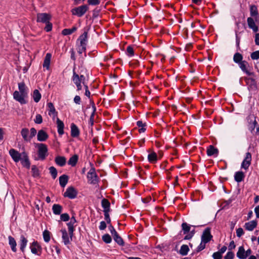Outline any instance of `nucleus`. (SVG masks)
Listing matches in <instances>:
<instances>
[{
	"instance_id": "obj_1",
	"label": "nucleus",
	"mask_w": 259,
	"mask_h": 259,
	"mask_svg": "<svg viewBox=\"0 0 259 259\" xmlns=\"http://www.w3.org/2000/svg\"><path fill=\"white\" fill-rule=\"evenodd\" d=\"M35 147L37 148V153L38 158L40 160L45 159L48 156V147L46 145L43 143H37L35 144Z\"/></svg>"
},
{
	"instance_id": "obj_2",
	"label": "nucleus",
	"mask_w": 259,
	"mask_h": 259,
	"mask_svg": "<svg viewBox=\"0 0 259 259\" xmlns=\"http://www.w3.org/2000/svg\"><path fill=\"white\" fill-rule=\"evenodd\" d=\"M247 120L249 124V129L250 132L252 133L258 134L259 133V126H257V122L254 115L250 114L247 117Z\"/></svg>"
},
{
	"instance_id": "obj_3",
	"label": "nucleus",
	"mask_w": 259,
	"mask_h": 259,
	"mask_svg": "<svg viewBox=\"0 0 259 259\" xmlns=\"http://www.w3.org/2000/svg\"><path fill=\"white\" fill-rule=\"evenodd\" d=\"M87 178L88 182L91 184H96L99 181V178L96 172L95 168L92 167L88 172Z\"/></svg>"
},
{
	"instance_id": "obj_4",
	"label": "nucleus",
	"mask_w": 259,
	"mask_h": 259,
	"mask_svg": "<svg viewBox=\"0 0 259 259\" xmlns=\"http://www.w3.org/2000/svg\"><path fill=\"white\" fill-rule=\"evenodd\" d=\"M88 10V6L82 5L78 7L72 9L71 12L74 15H77L78 17H81Z\"/></svg>"
},
{
	"instance_id": "obj_5",
	"label": "nucleus",
	"mask_w": 259,
	"mask_h": 259,
	"mask_svg": "<svg viewBox=\"0 0 259 259\" xmlns=\"http://www.w3.org/2000/svg\"><path fill=\"white\" fill-rule=\"evenodd\" d=\"M212 238V236L210 233V229L209 228H206L203 232L201 235V239L204 243L209 242Z\"/></svg>"
},
{
	"instance_id": "obj_6",
	"label": "nucleus",
	"mask_w": 259,
	"mask_h": 259,
	"mask_svg": "<svg viewBox=\"0 0 259 259\" xmlns=\"http://www.w3.org/2000/svg\"><path fill=\"white\" fill-rule=\"evenodd\" d=\"M244 79L250 91H255L257 90L256 82L254 79L250 77H245Z\"/></svg>"
},
{
	"instance_id": "obj_7",
	"label": "nucleus",
	"mask_w": 259,
	"mask_h": 259,
	"mask_svg": "<svg viewBox=\"0 0 259 259\" xmlns=\"http://www.w3.org/2000/svg\"><path fill=\"white\" fill-rule=\"evenodd\" d=\"M77 194L76 190L73 187H69L67 189L63 195L65 197H68L70 199L75 198Z\"/></svg>"
},
{
	"instance_id": "obj_8",
	"label": "nucleus",
	"mask_w": 259,
	"mask_h": 259,
	"mask_svg": "<svg viewBox=\"0 0 259 259\" xmlns=\"http://www.w3.org/2000/svg\"><path fill=\"white\" fill-rule=\"evenodd\" d=\"M51 18L49 14L47 13H38L37 15V22L44 23L49 22Z\"/></svg>"
},
{
	"instance_id": "obj_9",
	"label": "nucleus",
	"mask_w": 259,
	"mask_h": 259,
	"mask_svg": "<svg viewBox=\"0 0 259 259\" xmlns=\"http://www.w3.org/2000/svg\"><path fill=\"white\" fill-rule=\"evenodd\" d=\"M9 154L15 162H18L22 157V153H19L14 149H11L9 150Z\"/></svg>"
},
{
	"instance_id": "obj_10",
	"label": "nucleus",
	"mask_w": 259,
	"mask_h": 259,
	"mask_svg": "<svg viewBox=\"0 0 259 259\" xmlns=\"http://www.w3.org/2000/svg\"><path fill=\"white\" fill-rule=\"evenodd\" d=\"M14 99L17 101L19 102L21 104H24L27 103L25 98L26 96H23L22 93H19L18 91H16L13 93Z\"/></svg>"
},
{
	"instance_id": "obj_11",
	"label": "nucleus",
	"mask_w": 259,
	"mask_h": 259,
	"mask_svg": "<svg viewBox=\"0 0 259 259\" xmlns=\"http://www.w3.org/2000/svg\"><path fill=\"white\" fill-rule=\"evenodd\" d=\"M251 154L249 152L246 154V156L241 164V167L247 169L251 164Z\"/></svg>"
},
{
	"instance_id": "obj_12",
	"label": "nucleus",
	"mask_w": 259,
	"mask_h": 259,
	"mask_svg": "<svg viewBox=\"0 0 259 259\" xmlns=\"http://www.w3.org/2000/svg\"><path fill=\"white\" fill-rule=\"evenodd\" d=\"M72 80L77 87V90L79 91L81 90L82 86L81 83H82V82L79 80V75L75 72L74 69L73 72Z\"/></svg>"
},
{
	"instance_id": "obj_13",
	"label": "nucleus",
	"mask_w": 259,
	"mask_h": 259,
	"mask_svg": "<svg viewBox=\"0 0 259 259\" xmlns=\"http://www.w3.org/2000/svg\"><path fill=\"white\" fill-rule=\"evenodd\" d=\"M22 157L20 159L21 160V163L22 165L24 167H26L27 168H29L30 166V163L28 159V157L27 154L23 151L22 152Z\"/></svg>"
},
{
	"instance_id": "obj_14",
	"label": "nucleus",
	"mask_w": 259,
	"mask_h": 259,
	"mask_svg": "<svg viewBox=\"0 0 259 259\" xmlns=\"http://www.w3.org/2000/svg\"><path fill=\"white\" fill-rule=\"evenodd\" d=\"M21 135L25 142H30L31 140L29 130L27 128H23L21 131Z\"/></svg>"
},
{
	"instance_id": "obj_15",
	"label": "nucleus",
	"mask_w": 259,
	"mask_h": 259,
	"mask_svg": "<svg viewBox=\"0 0 259 259\" xmlns=\"http://www.w3.org/2000/svg\"><path fill=\"white\" fill-rule=\"evenodd\" d=\"M257 223L255 220L251 221L249 222L246 223L244 224V228L246 230L252 231L257 226Z\"/></svg>"
},
{
	"instance_id": "obj_16",
	"label": "nucleus",
	"mask_w": 259,
	"mask_h": 259,
	"mask_svg": "<svg viewBox=\"0 0 259 259\" xmlns=\"http://www.w3.org/2000/svg\"><path fill=\"white\" fill-rule=\"evenodd\" d=\"M240 69L244 72H245L248 75H251L253 74L252 73L250 72L248 69V67H249V64L246 61H243L238 64Z\"/></svg>"
},
{
	"instance_id": "obj_17",
	"label": "nucleus",
	"mask_w": 259,
	"mask_h": 259,
	"mask_svg": "<svg viewBox=\"0 0 259 259\" xmlns=\"http://www.w3.org/2000/svg\"><path fill=\"white\" fill-rule=\"evenodd\" d=\"M247 22L249 28L252 29L255 32L258 31V26L256 25L253 18L248 17L247 19Z\"/></svg>"
},
{
	"instance_id": "obj_18",
	"label": "nucleus",
	"mask_w": 259,
	"mask_h": 259,
	"mask_svg": "<svg viewBox=\"0 0 259 259\" xmlns=\"http://www.w3.org/2000/svg\"><path fill=\"white\" fill-rule=\"evenodd\" d=\"M78 40L80 42V46H87L88 42V31H85L78 38Z\"/></svg>"
},
{
	"instance_id": "obj_19",
	"label": "nucleus",
	"mask_w": 259,
	"mask_h": 259,
	"mask_svg": "<svg viewBox=\"0 0 259 259\" xmlns=\"http://www.w3.org/2000/svg\"><path fill=\"white\" fill-rule=\"evenodd\" d=\"M37 140L39 141H46L49 136L48 134L42 130H39L37 133Z\"/></svg>"
},
{
	"instance_id": "obj_20",
	"label": "nucleus",
	"mask_w": 259,
	"mask_h": 259,
	"mask_svg": "<svg viewBox=\"0 0 259 259\" xmlns=\"http://www.w3.org/2000/svg\"><path fill=\"white\" fill-rule=\"evenodd\" d=\"M250 14L251 17H254L255 21H257V18L258 16V13L257 7L255 5H251L249 8Z\"/></svg>"
},
{
	"instance_id": "obj_21",
	"label": "nucleus",
	"mask_w": 259,
	"mask_h": 259,
	"mask_svg": "<svg viewBox=\"0 0 259 259\" xmlns=\"http://www.w3.org/2000/svg\"><path fill=\"white\" fill-rule=\"evenodd\" d=\"M219 153L218 149L214 148L212 145H210L207 149V154L208 156L215 155L217 156Z\"/></svg>"
},
{
	"instance_id": "obj_22",
	"label": "nucleus",
	"mask_w": 259,
	"mask_h": 259,
	"mask_svg": "<svg viewBox=\"0 0 259 259\" xmlns=\"http://www.w3.org/2000/svg\"><path fill=\"white\" fill-rule=\"evenodd\" d=\"M48 106L49 108V115H52L53 118L54 119L57 115V112L56 111L53 104L51 102H50L48 104Z\"/></svg>"
},
{
	"instance_id": "obj_23",
	"label": "nucleus",
	"mask_w": 259,
	"mask_h": 259,
	"mask_svg": "<svg viewBox=\"0 0 259 259\" xmlns=\"http://www.w3.org/2000/svg\"><path fill=\"white\" fill-rule=\"evenodd\" d=\"M18 88L19 90V93H22L23 96L27 97V89L23 82L18 83Z\"/></svg>"
},
{
	"instance_id": "obj_24",
	"label": "nucleus",
	"mask_w": 259,
	"mask_h": 259,
	"mask_svg": "<svg viewBox=\"0 0 259 259\" xmlns=\"http://www.w3.org/2000/svg\"><path fill=\"white\" fill-rule=\"evenodd\" d=\"M110 203L109 201L106 199H103L102 200V206L104 208V212H109L110 211Z\"/></svg>"
},
{
	"instance_id": "obj_25",
	"label": "nucleus",
	"mask_w": 259,
	"mask_h": 259,
	"mask_svg": "<svg viewBox=\"0 0 259 259\" xmlns=\"http://www.w3.org/2000/svg\"><path fill=\"white\" fill-rule=\"evenodd\" d=\"M51 57L52 56L50 53H47L45 58L43 66L47 69H49Z\"/></svg>"
},
{
	"instance_id": "obj_26",
	"label": "nucleus",
	"mask_w": 259,
	"mask_h": 259,
	"mask_svg": "<svg viewBox=\"0 0 259 259\" xmlns=\"http://www.w3.org/2000/svg\"><path fill=\"white\" fill-rule=\"evenodd\" d=\"M57 124L58 127V132L59 135H62L64 133V125L63 122L60 120L59 118H57Z\"/></svg>"
},
{
	"instance_id": "obj_27",
	"label": "nucleus",
	"mask_w": 259,
	"mask_h": 259,
	"mask_svg": "<svg viewBox=\"0 0 259 259\" xmlns=\"http://www.w3.org/2000/svg\"><path fill=\"white\" fill-rule=\"evenodd\" d=\"M62 206L58 204H55L53 205L52 210L53 213L56 215H59L61 214L62 211Z\"/></svg>"
},
{
	"instance_id": "obj_28",
	"label": "nucleus",
	"mask_w": 259,
	"mask_h": 259,
	"mask_svg": "<svg viewBox=\"0 0 259 259\" xmlns=\"http://www.w3.org/2000/svg\"><path fill=\"white\" fill-rule=\"evenodd\" d=\"M41 248L37 242H33L31 247V251L32 253L36 254L38 251H40Z\"/></svg>"
},
{
	"instance_id": "obj_29",
	"label": "nucleus",
	"mask_w": 259,
	"mask_h": 259,
	"mask_svg": "<svg viewBox=\"0 0 259 259\" xmlns=\"http://www.w3.org/2000/svg\"><path fill=\"white\" fill-rule=\"evenodd\" d=\"M79 132L78 127L74 123L71 125V135L73 137H76L78 136Z\"/></svg>"
},
{
	"instance_id": "obj_30",
	"label": "nucleus",
	"mask_w": 259,
	"mask_h": 259,
	"mask_svg": "<svg viewBox=\"0 0 259 259\" xmlns=\"http://www.w3.org/2000/svg\"><path fill=\"white\" fill-rule=\"evenodd\" d=\"M245 251L243 246H240L237 252V256L240 259L245 258Z\"/></svg>"
},
{
	"instance_id": "obj_31",
	"label": "nucleus",
	"mask_w": 259,
	"mask_h": 259,
	"mask_svg": "<svg viewBox=\"0 0 259 259\" xmlns=\"http://www.w3.org/2000/svg\"><path fill=\"white\" fill-rule=\"evenodd\" d=\"M68 181V177L66 175H63L59 178V183L61 187H64Z\"/></svg>"
},
{
	"instance_id": "obj_32",
	"label": "nucleus",
	"mask_w": 259,
	"mask_h": 259,
	"mask_svg": "<svg viewBox=\"0 0 259 259\" xmlns=\"http://www.w3.org/2000/svg\"><path fill=\"white\" fill-rule=\"evenodd\" d=\"M56 163L60 166H63L66 164V158L63 156H57L55 158Z\"/></svg>"
},
{
	"instance_id": "obj_33",
	"label": "nucleus",
	"mask_w": 259,
	"mask_h": 259,
	"mask_svg": "<svg viewBox=\"0 0 259 259\" xmlns=\"http://www.w3.org/2000/svg\"><path fill=\"white\" fill-rule=\"evenodd\" d=\"M113 238L115 241L119 245L123 246L124 245V241L122 238L118 234L117 232L113 234Z\"/></svg>"
},
{
	"instance_id": "obj_34",
	"label": "nucleus",
	"mask_w": 259,
	"mask_h": 259,
	"mask_svg": "<svg viewBox=\"0 0 259 259\" xmlns=\"http://www.w3.org/2000/svg\"><path fill=\"white\" fill-rule=\"evenodd\" d=\"M244 178V174L242 171H237L235 173L234 178L237 182H241Z\"/></svg>"
},
{
	"instance_id": "obj_35",
	"label": "nucleus",
	"mask_w": 259,
	"mask_h": 259,
	"mask_svg": "<svg viewBox=\"0 0 259 259\" xmlns=\"http://www.w3.org/2000/svg\"><path fill=\"white\" fill-rule=\"evenodd\" d=\"M148 159L150 162L155 163L157 160V154L155 152H153L150 153L148 156Z\"/></svg>"
},
{
	"instance_id": "obj_36",
	"label": "nucleus",
	"mask_w": 259,
	"mask_h": 259,
	"mask_svg": "<svg viewBox=\"0 0 259 259\" xmlns=\"http://www.w3.org/2000/svg\"><path fill=\"white\" fill-rule=\"evenodd\" d=\"M242 59H243V56L239 53H236L234 54V57H233V61L235 63L239 64L241 62L243 61L242 60Z\"/></svg>"
},
{
	"instance_id": "obj_37",
	"label": "nucleus",
	"mask_w": 259,
	"mask_h": 259,
	"mask_svg": "<svg viewBox=\"0 0 259 259\" xmlns=\"http://www.w3.org/2000/svg\"><path fill=\"white\" fill-rule=\"evenodd\" d=\"M61 232L62 233V238L63 239L64 243L66 245L70 242L68 233L66 230H62Z\"/></svg>"
},
{
	"instance_id": "obj_38",
	"label": "nucleus",
	"mask_w": 259,
	"mask_h": 259,
	"mask_svg": "<svg viewBox=\"0 0 259 259\" xmlns=\"http://www.w3.org/2000/svg\"><path fill=\"white\" fill-rule=\"evenodd\" d=\"M9 244L11 246L12 250L14 252L16 251V242L14 238L11 236L9 237Z\"/></svg>"
},
{
	"instance_id": "obj_39",
	"label": "nucleus",
	"mask_w": 259,
	"mask_h": 259,
	"mask_svg": "<svg viewBox=\"0 0 259 259\" xmlns=\"http://www.w3.org/2000/svg\"><path fill=\"white\" fill-rule=\"evenodd\" d=\"M41 94L37 90H35L33 93V98L34 101L37 103L39 101L41 98Z\"/></svg>"
},
{
	"instance_id": "obj_40",
	"label": "nucleus",
	"mask_w": 259,
	"mask_h": 259,
	"mask_svg": "<svg viewBox=\"0 0 259 259\" xmlns=\"http://www.w3.org/2000/svg\"><path fill=\"white\" fill-rule=\"evenodd\" d=\"M78 160V156L77 155H74L73 156L70 158L68 161V164L73 166H75L77 163Z\"/></svg>"
},
{
	"instance_id": "obj_41",
	"label": "nucleus",
	"mask_w": 259,
	"mask_h": 259,
	"mask_svg": "<svg viewBox=\"0 0 259 259\" xmlns=\"http://www.w3.org/2000/svg\"><path fill=\"white\" fill-rule=\"evenodd\" d=\"M77 28L75 26L73 27L71 29H64L63 30L62 33L64 35H69L75 31Z\"/></svg>"
},
{
	"instance_id": "obj_42",
	"label": "nucleus",
	"mask_w": 259,
	"mask_h": 259,
	"mask_svg": "<svg viewBox=\"0 0 259 259\" xmlns=\"http://www.w3.org/2000/svg\"><path fill=\"white\" fill-rule=\"evenodd\" d=\"M189 249L188 246L187 245H183L180 248V253L182 255H186L187 254Z\"/></svg>"
},
{
	"instance_id": "obj_43",
	"label": "nucleus",
	"mask_w": 259,
	"mask_h": 259,
	"mask_svg": "<svg viewBox=\"0 0 259 259\" xmlns=\"http://www.w3.org/2000/svg\"><path fill=\"white\" fill-rule=\"evenodd\" d=\"M27 243V240L24 237V236H21V243H20V249L24 251V248L26 246Z\"/></svg>"
},
{
	"instance_id": "obj_44",
	"label": "nucleus",
	"mask_w": 259,
	"mask_h": 259,
	"mask_svg": "<svg viewBox=\"0 0 259 259\" xmlns=\"http://www.w3.org/2000/svg\"><path fill=\"white\" fill-rule=\"evenodd\" d=\"M49 171L54 179H56L57 176V171L56 168L54 166H51L49 168Z\"/></svg>"
},
{
	"instance_id": "obj_45",
	"label": "nucleus",
	"mask_w": 259,
	"mask_h": 259,
	"mask_svg": "<svg viewBox=\"0 0 259 259\" xmlns=\"http://www.w3.org/2000/svg\"><path fill=\"white\" fill-rule=\"evenodd\" d=\"M32 176L34 177H37L39 175V170L35 165H32L31 167Z\"/></svg>"
},
{
	"instance_id": "obj_46",
	"label": "nucleus",
	"mask_w": 259,
	"mask_h": 259,
	"mask_svg": "<svg viewBox=\"0 0 259 259\" xmlns=\"http://www.w3.org/2000/svg\"><path fill=\"white\" fill-rule=\"evenodd\" d=\"M43 237L46 242H48L50 240V232L47 230L43 232Z\"/></svg>"
},
{
	"instance_id": "obj_47",
	"label": "nucleus",
	"mask_w": 259,
	"mask_h": 259,
	"mask_svg": "<svg viewBox=\"0 0 259 259\" xmlns=\"http://www.w3.org/2000/svg\"><path fill=\"white\" fill-rule=\"evenodd\" d=\"M102 240L105 243H109L111 242L112 239L111 236L109 234H106L102 236Z\"/></svg>"
},
{
	"instance_id": "obj_48",
	"label": "nucleus",
	"mask_w": 259,
	"mask_h": 259,
	"mask_svg": "<svg viewBox=\"0 0 259 259\" xmlns=\"http://www.w3.org/2000/svg\"><path fill=\"white\" fill-rule=\"evenodd\" d=\"M182 227L184 234H186L190 231V227L187 223H183L182 224Z\"/></svg>"
},
{
	"instance_id": "obj_49",
	"label": "nucleus",
	"mask_w": 259,
	"mask_h": 259,
	"mask_svg": "<svg viewBox=\"0 0 259 259\" xmlns=\"http://www.w3.org/2000/svg\"><path fill=\"white\" fill-rule=\"evenodd\" d=\"M68 228V232L70 235V237L72 238L73 233L74 231V227L72 223H68L67 224Z\"/></svg>"
},
{
	"instance_id": "obj_50",
	"label": "nucleus",
	"mask_w": 259,
	"mask_h": 259,
	"mask_svg": "<svg viewBox=\"0 0 259 259\" xmlns=\"http://www.w3.org/2000/svg\"><path fill=\"white\" fill-rule=\"evenodd\" d=\"M251 58L253 60L259 59V51H255L251 54Z\"/></svg>"
},
{
	"instance_id": "obj_51",
	"label": "nucleus",
	"mask_w": 259,
	"mask_h": 259,
	"mask_svg": "<svg viewBox=\"0 0 259 259\" xmlns=\"http://www.w3.org/2000/svg\"><path fill=\"white\" fill-rule=\"evenodd\" d=\"M34 122L37 124H40L42 122V116L40 114H37L34 119Z\"/></svg>"
},
{
	"instance_id": "obj_52",
	"label": "nucleus",
	"mask_w": 259,
	"mask_h": 259,
	"mask_svg": "<svg viewBox=\"0 0 259 259\" xmlns=\"http://www.w3.org/2000/svg\"><path fill=\"white\" fill-rule=\"evenodd\" d=\"M205 244L206 243H204V242H202L201 241L200 244L198 246L197 248V252H199L202 250H203L205 248Z\"/></svg>"
},
{
	"instance_id": "obj_53",
	"label": "nucleus",
	"mask_w": 259,
	"mask_h": 259,
	"mask_svg": "<svg viewBox=\"0 0 259 259\" xmlns=\"http://www.w3.org/2000/svg\"><path fill=\"white\" fill-rule=\"evenodd\" d=\"M60 218L61 220L64 222L68 221L69 220V216L68 214L66 213L61 214Z\"/></svg>"
},
{
	"instance_id": "obj_54",
	"label": "nucleus",
	"mask_w": 259,
	"mask_h": 259,
	"mask_svg": "<svg viewBox=\"0 0 259 259\" xmlns=\"http://www.w3.org/2000/svg\"><path fill=\"white\" fill-rule=\"evenodd\" d=\"M126 52L128 55L132 56L134 55V51L133 47L131 46H128L126 49Z\"/></svg>"
},
{
	"instance_id": "obj_55",
	"label": "nucleus",
	"mask_w": 259,
	"mask_h": 259,
	"mask_svg": "<svg viewBox=\"0 0 259 259\" xmlns=\"http://www.w3.org/2000/svg\"><path fill=\"white\" fill-rule=\"evenodd\" d=\"M212 257L213 259H222V255L219 251L213 253Z\"/></svg>"
},
{
	"instance_id": "obj_56",
	"label": "nucleus",
	"mask_w": 259,
	"mask_h": 259,
	"mask_svg": "<svg viewBox=\"0 0 259 259\" xmlns=\"http://www.w3.org/2000/svg\"><path fill=\"white\" fill-rule=\"evenodd\" d=\"M234 256V254L233 252L229 251L228 252L226 256H225V259H233Z\"/></svg>"
},
{
	"instance_id": "obj_57",
	"label": "nucleus",
	"mask_w": 259,
	"mask_h": 259,
	"mask_svg": "<svg viewBox=\"0 0 259 259\" xmlns=\"http://www.w3.org/2000/svg\"><path fill=\"white\" fill-rule=\"evenodd\" d=\"M244 234V231L242 228H239L236 230L237 236L240 237Z\"/></svg>"
},
{
	"instance_id": "obj_58",
	"label": "nucleus",
	"mask_w": 259,
	"mask_h": 259,
	"mask_svg": "<svg viewBox=\"0 0 259 259\" xmlns=\"http://www.w3.org/2000/svg\"><path fill=\"white\" fill-rule=\"evenodd\" d=\"M46 24V26L45 27V30H46V31L49 32L52 30V23H50L49 22H48Z\"/></svg>"
},
{
	"instance_id": "obj_59",
	"label": "nucleus",
	"mask_w": 259,
	"mask_h": 259,
	"mask_svg": "<svg viewBox=\"0 0 259 259\" xmlns=\"http://www.w3.org/2000/svg\"><path fill=\"white\" fill-rule=\"evenodd\" d=\"M100 0H88V2L90 5H97L100 3Z\"/></svg>"
},
{
	"instance_id": "obj_60",
	"label": "nucleus",
	"mask_w": 259,
	"mask_h": 259,
	"mask_svg": "<svg viewBox=\"0 0 259 259\" xmlns=\"http://www.w3.org/2000/svg\"><path fill=\"white\" fill-rule=\"evenodd\" d=\"M105 219L106 221L107 224H111V219L109 217V212L104 213Z\"/></svg>"
},
{
	"instance_id": "obj_61",
	"label": "nucleus",
	"mask_w": 259,
	"mask_h": 259,
	"mask_svg": "<svg viewBox=\"0 0 259 259\" xmlns=\"http://www.w3.org/2000/svg\"><path fill=\"white\" fill-rule=\"evenodd\" d=\"M86 50V46H80V45L79 46V48H78V53L79 54H81L83 52H84Z\"/></svg>"
},
{
	"instance_id": "obj_62",
	"label": "nucleus",
	"mask_w": 259,
	"mask_h": 259,
	"mask_svg": "<svg viewBox=\"0 0 259 259\" xmlns=\"http://www.w3.org/2000/svg\"><path fill=\"white\" fill-rule=\"evenodd\" d=\"M30 137L31 138V139L34 137L36 134V130L35 129V128L34 127H32L30 129Z\"/></svg>"
},
{
	"instance_id": "obj_63",
	"label": "nucleus",
	"mask_w": 259,
	"mask_h": 259,
	"mask_svg": "<svg viewBox=\"0 0 259 259\" xmlns=\"http://www.w3.org/2000/svg\"><path fill=\"white\" fill-rule=\"evenodd\" d=\"M108 227L112 235L117 233V232L116 231V230H115V229L111 224H110Z\"/></svg>"
},
{
	"instance_id": "obj_64",
	"label": "nucleus",
	"mask_w": 259,
	"mask_h": 259,
	"mask_svg": "<svg viewBox=\"0 0 259 259\" xmlns=\"http://www.w3.org/2000/svg\"><path fill=\"white\" fill-rule=\"evenodd\" d=\"M106 228V224L105 222L102 221L100 223V225L99 226V229L101 230H103Z\"/></svg>"
}]
</instances>
